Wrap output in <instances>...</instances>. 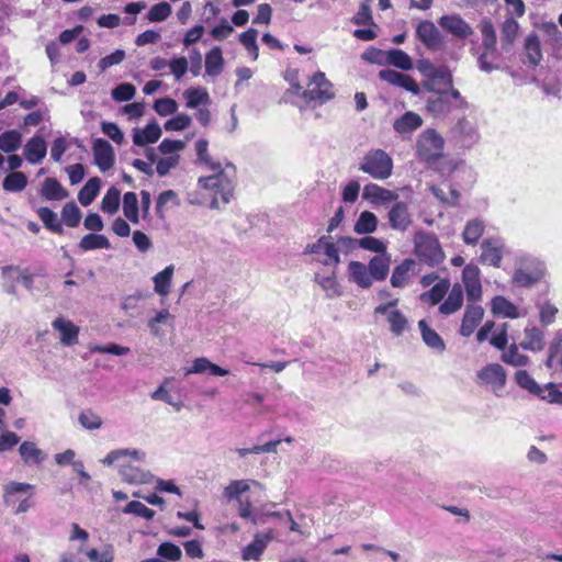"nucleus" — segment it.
<instances>
[{"label":"nucleus","mask_w":562,"mask_h":562,"mask_svg":"<svg viewBox=\"0 0 562 562\" xmlns=\"http://www.w3.org/2000/svg\"><path fill=\"white\" fill-rule=\"evenodd\" d=\"M484 310L482 306L476 304H468L461 322L460 335L463 337L471 336L482 322Z\"/></svg>","instance_id":"nucleus-16"},{"label":"nucleus","mask_w":562,"mask_h":562,"mask_svg":"<svg viewBox=\"0 0 562 562\" xmlns=\"http://www.w3.org/2000/svg\"><path fill=\"white\" fill-rule=\"evenodd\" d=\"M439 25L458 38H467L473 34L471 25L458 14L442 15L438 20Z\"/></svg>","instance_id":"nucleus-14"},{"label":"nucleus","mask_w":562,"mask_h":562,"mask_svg":"<svg viewBox=\"0 0 562 562\" xmlns=\"http://www.w3.org/2000/svg\"><path fill=\"white\" fill-rule=\"evenodd\" d=\"M445 140L432 128L424 131L417 140L416 151L420 160L427 165H432L442 157Z\"/></svg>","instance_id":"nucleus-5"},{"label":"nucleus","mask_w":562,"mask_h":562,"mask_svg":"<svg viewBox=\"0 0 562 562\" xmlns=\"http://www.w3.org/2000/svg\"><path fill=\"white\" fill-rule=\"evenodd\" d=\"M340 241L344 245H357L358 247L370 250L376 254H384L386 252V245L383 240L372 237V236H364L359 239H355L352 237H341Z\"/></svg>","instance_id":"nucleus-25"},{"label":"nucleus","mask_w":562,"mask_h":562,"mask_svg":"<svg viewBox=\"0 0 562 562\" xmlns=\"http://www.w3.org/2000/svg\"><path fill=\"white\" fill-rule=\"evenodd\" d=\"M335 97L333 83L326 78L322 71H316L308 85V89L302 92V98L307 101H316L324 104Z\"/></svg>","instance_id":"nucleus-6"},{"label":"nucleus","mask_w":562,"mask_h":562,"mask_svg":"<svg viewBox=\"0 0 562 562\" xmlns=\"http://www.w3.org/2000/svg\"><path fill=\"white\" fill-rule=\"evenodd\" d=\"M181 201L178 193L173 190H165L159 193L156 200V213L161 220L166 218V212L172 207L180 206Z\"/></svg>","instance_id":"nucleus-28"},{"label":"nucleus","mask_w":562,"mask_h":562,"mask_svg":"<svg viewBox=\"0 0 562 562\" xmlns=\"http://www.w3.org/2000/svg\"><path fill=\"white\" fill-rule=\"evenodd\" d=\"M390 329L395 336H401L407 327V319L398 310L391 311L387 315Z\"/></svg>","instance_id":"nucleus-57"},{"label":"nucleus","mask_w":562,"mask_h":562,"mask_svg":"<svg viewBox=\"0 0 562 562\" xmlns=\"http://www.w3.org/2000/svg\"><path fill=\"white\" fill-rule=\"evenodd\" d=\"M463 290L460 284H454L447 299L439 305V312L443 315L456 313L462 307Z\"/></svg>","instance_id":"nucleus-27"},{"label":"nucleus","mask_w":562,"mask_h":562,"mask_svg":"<svg viewBox=\"0 0 562 562\" xmlns=\"http://www.w3.org/2000/svg\"><path fill=\"white\" fill-rule=\"evenodd\" d=\"M79 423L83 428L88 430H93L101 427L102 419L91 409H86L80 413Z\"/></svg>","instance_id":"nucleus-64"},{"label":"nucleus","mask_w":562,"mask_h":562,"mask_svg":"<svg viewBox=\"0 0 562 562\" xmlns=\"http://www.w3.org/2000/svg\"><path fill=\"white\" fill-rule=\"evenodd\" d=\"M124 514H134L143 517L146 520H151L155 517V510L148 508L146 505L138 501L130 502L123 509Z\"/></svg>","instance_id":"nucleus-61"},{"label":"nucleus","mask_w":562,"mask_h":562,"mask_svg":"<svg viewBox=\"0 0 562 562\" xmlns=\"http://www.w3.org/2000/svg\"><path fill=\"white\" fill-rule=\"evenodd\" d=\"M379 78L392 86L401 87L413 94H418L420 92V88L416 80L403 72H398L393 69H382L379 72Z\"/></svg>","instance_id":"nucleus-13"},{"label":"nucleus","mask_w":562,"mask_h":562,"mask_svg":"<svg viewBox=\"0 0 562 562\" xmlns=\"http://www.w3.org/2000/svg\"><path fill=\"white\" fill-rule=\"evenodd\" d=\"M81 221V211L75 202H67L61 209V224L68 227H77Z\"/></svg>","instance_id":"nucleus-48"},{"label":"nucleus","mask_w":562,"mask_h":562,"mask_svg":"<svg viewBox=\"0 0 562 562\" xmlns=\"http://www.w3.org/2000/svg\"><path fill=\"white\" fill-rule=\"evenodd\" d=\"M111 244L104 235L100 234H87L79 241V248L82 251L94 250V249H109Z\"/></svg>","instance_id":"nucleus-46"},{"label":"nucleus","mask_w":562,"mask_h":562,"mask_svg":"<svg viewBox=\"0 0 562 562\" xmlns=\"http://www.w3.org/2000/svg\"><path fill=\"white\" fill-rule=\"evenodd\" d=\"M476 376L481 383L490 385L495 392L505 386L507 379L504 368L498 363L486 364Z\"/></svg>","instance_id":"nucleus-12"},{"label":"nucleus","mask_w":562,"mask_h":562,"mask_svg":"<svg viewBox=\"0 0 562 562\" xmlns=\"http://www.w3.org/2000/svg\"><path fill=\"white\" fill-rule=\"evenodd\" d=\"M173 270V266L170 265L154 277V289L159 295L166 296L169 294Z\"/></svg>","instance_id":"nucleus-43"},{"label":"nucleus","mask_w":562,"mask_h":562,"mask_svg":"<svg viewBox=\"0 0 562 562\" xmlns=\"http://www.w3.org/2000/svg\"><path fill=\"white\" fill-rule=\"evenodd\" d=\"M502 360L513 367H525L529 362V358L518 351V346L512 344L502 355Z\"/></svg>","instance_id":"nucleus-52"},{"label":"nucleus","mask_w":562,"mask_h":562,"mask_svg":"<svg viewBox=\"0 0 562 562\" xmlns=\"http://www.w3.org/2000/svg\"><path fill=\"white\" fill-rule=\"evenodd\" d=\"M123 213L124 216L133 224L139 223L138 199L135 192H126L123 195Z\"/></svg>","instance_id":"nucleus-41"},{"label":"nucleus","mask_w":562,"mask_h":562,"mask_svg":"<svg viewBox=\"0 0 562 562\" xmlns=\"http://www.w3.org/2000/svg\"><path fill=\"white\" fill-rule=\"evenodd\" d=\"M515 380L517 384L527 390L529 393L536 395L540 391V385L532 379V376L526 370H518L515 373Z\"/></svg>","instance_id":"nucleus-58"},{"label":"nucleus","mask_w":562,"mask_h":562,"mask_svg":"<svg viewBox=\"0 0 562 562\" xmlns=\"http://www.w3.org/2000/svg\"><path fill=\"white\" fill-rule=\"evenodd\" d=\"M19 452L25 464H40L45 459L44 452L32 441L22 442Z\"/></svg>","instance_id":"nucleus-40"},{"label":"nucleus","mask_w":562,"mask_h":562,"mask_svg":"<svg viewBox=\"0 0 562 562\" xmlns=\"http://www.w3.org/2000/svg\"><path fill=\"white\" fill-rule=\"evenodd\" d=\"M492 311L496 315L516 318L519 315L518 307L504 296H496L492 301Z\"/></svg>","instance_id":"nucleus-45"},{"label":"nucleus","mask_w":562,"mask_h":562,"mask_svg":"<svg viewBox=\"0 0 562 562\" xmlns=\"http://www.w3.org/2000/svg\"><path fill=\"white\" fill-rule=\"evenodd\" d=\"M518 22L513 16L506 18L501 26V43L503 49H509L513 46L518 35Z\"/></svg>","instance_id":"nucleus-34"},{"label":"nucleus","mask_w":562,"mask_h":562,"mask_svg":"<svg viewBox=\"0 0 562 562\" xmlns=\"http://www.w3.org/2000/svg\"><path fill=\"white\" fill-rule=\"evenodd\" d=\"M22 143V135L16 130L5 131L0 134V150L13 153L18 150Z\"/></svg>","instance_id":"nucleus-47"},{"label":"nucleus","mask_w":562,"mask_h":562,"mask_svg":"<svg viewBox=\"0 0 562 562\" xmlns=\"http://www.w3.org/2000/svg\"><path fill=\"white\" fill-rule=\"evenodd\" d=\"M184 97L187 99V106L190 109H195L201 103L209 101V93L205 89L189 88L186 90Z\"/></svg>","instance_id":"nucleus-56"},{"label":"nucleus","mask_w":562,"mask_h":562,"mask_svg":"<svg viewBox=\"0 0 562 562\" xmlns=\"http://www.w3.org/2000/svg\"><path fill=\"white\" fill-rule=\"evenodd\" d=\"M258 31L256 29H248L239 35V41L251 56L252 60H256L259 56V48L257 45Z\"/></svg>","instance_id":"nucleus-51"},{"label":"nucleus","mask_w":562,"mask_h":562,"mask_svg":"<svg viewBox=\"0 0 562 562\" xmlns=\"http://www.w3.org/2000/svg\"><path fill=\"white\" fill-rule=\"evenodd\" d=\"M482 34V46L485 50H496L497 37L493 22L488 18L481 20L479 24Z\"/></svg>","instance_id":"nucleus-35"},{"label":"nucleus","mask_w":562,"mask_h":562,"mask_svg":"<svg viewBox=\"0 0 562 562\" xmlns=\"http://www.w3.org/2000/svg\"><path fill=\"white\" fill-rule=\"evenodd\" d=\"M376 227L378 218L375 214L370 211H363L355 223L353 231L359 235H364L375 232Z\"/></svg>","instance_id":"nucleus-42"},{"label":"nucleus","mask_w":562,"mask_h":562,"mask_svg":"<svg viewBox=\"0 0 562 562\" xmlns=\"http://www.w3.org/2000/svg\"><path fill=\"white\" fill-rule=\"evenodd\" d=\"M171 14V5L166 2L154 4L147 13V19L150 22H162Z\"/></svg>","instance_id":"nucleus-59"},{"label":"nucleus","mask_w":562,"mask_h":562,"mask_svg":"<svg viewBox=\"0 0 562 562\" xmlns=\"http://www.w3.org/2000/svg\"><path fill=\"white\" fill-rule=\"evenodd\" d=\"M526 339L520 344L525 350L540 351L544 347L543 333L539 328L532 326L525 328Z\"/></svg>","instance_id":"nucleus-38"},{"label":"nucleus","mask_w":562,"mask_h":562,"mask_svg":"<svg viewBox=\"0 0 562 562\" xmlns=\"http://www.w3.org/2000/svg\"><path fill=\"white\" fill-rule=\"evenodd\" d=\"M27 186V177L22 171H13L7 175L2 181L5 192H21Z\"/></svg>","instance_id":"nucleus-44"},{"label":"nucleus","mask_w":562,"mask_h":562,"mask_svg":"<svg viewBox=\"0 0 562 562\" xmlns=\"http://www.w3.org/2000/svg\"><path fill=\"white\" fill-rule=\"evenodd\" d=\"M485 232V224L482 220H470L462 232L464 244L475 246Z\"/></svg>","instance_id":"nucleus-32"},{"label":"nucleus","mask_w":562,"mask_h":562,"mask_svg":"<svg viewBox=\"0 0 562 562\" xmlns=\"http://www.w3.org/2000/svg\"><path fill=\"white\" fill-rule=\"evenodd\" d=\"M416 36L428 49L437 50L443 46L441 33L429 20H424L418 23Z\"/></svg>","instance_id":"nucleus-10"},{"label":"nucleus","mask_w":562,"mask_h":562,"mask_svg":"<svg viewBox=\"0 0 562 562\" xmlns=\"http://www.w3.org/2000/svg\"><path fill=\"white\" fill-rule=\"evenodd\" d=\"M101 181L98 177L90 178L78 193V201L81 205L88 206L99 194Z\"/></svg>","instance_id":"nucleus-39"},{"label":"nucleus","mask_w":562,"mask_h":562,"mask_svg":"<svg viewBox=\"0 0 562 562\" xmlns=\"http://www.w3.org/2000/svg\"><path fill=\"white\" fill-rule=\"evenodd\" d=\"M387 61L402 70H411L413 68L412 58L401 49H391L387 53Z\"/></svg>","instance_id":"nucleus-53"},{"label":"nucleus","mask_w":562,"mask_h":562,"mask_svg":"<svg viewBox=\"0 0 562 562\" xmlns=\"http://www.w3.org/2000/svg\"><path fill=\"white\" fill-rule=\"evenodd\" d=\"M418 327L420 329L423 340L428 347L439 351H443L446 349L443 339L437 334V331L428 326L425 319H420L418 322Z\"/></svg>","instance_id":"nucleus-36"},{"label":"nucleus","mask_w":562,"mask_h":562,"mask_svg":"<svg viewBox=\"0 0 562 562\" xmlns=\"http://www.w3.org/2000/svg\"><path fill=\"white\" fill-rule=\"evenodd\" d=\"M371 0H362L358 12L351 19L356 25H374L372 11L370 7Z\"/></svg>","instance_id":"nucleus-54"},{"label":"nucleus","mask_w":562,"mask_h":562,"mask_svg":"<svg viewBox=\"0 0 562 562\" xmlns=\"http://www.w3.org/2000/svg\"><path fill=\"white\" fill-rule=\"evenodd\" d=\"M36 214L47 231L56 235H64L63 224L53 210L42 206L37 209Z\"/></svg>","instance_id":"nucleus-29"},{"label":"nucleus","mask_w":562,"mask_h":562,"mask_svg":"<svg viewBox=\"0 0 562 562\" xmlns=\"http://www.w3.org/2000/svg\"><path fill=\"white\" fill-rule=\"evenodd\" d=\"M422 125V116L413 111H407L394 121L393 128L396 133L404 135L418 130Z\"/></svg>","instance_id":"nucleus-21"},{"label":"nucleus","mask_w":562,"mask_h":562,"mask_svg":"<svg viewBox=\"0 0 562 562\" xmlns=\"http://www.w3.org/2000/svg\"><path fill=\"white\" fill-rule=\"evenodd\" d=\"M362 196L363 199L372 202H390L397 199V194L395 192L375 183L366 184Z\"/></svg>","instance_id":"nucleus-31"},{"label":"nucleus","mask_w":562,"mask_h":562,"mask_svg":"<svg viewBox=\"0 0 562 562\" xmlns=\"http://www.w3.org/2000/svg\"><path fill=\"white\" fill-rule=\"evenodd\" d=\"M540 391L536 394L540 398L549 403L562 404V392L554 384L549 383L543 387L540 386Z\"/></svg>","instance_id":"nucleus-63"},{"label":"nucleus","mask_w":562,"mask_h":562,"mask_svg":"<svg viewBox=\"0 0 562 562\" xmlns=\"http://www.w3.org/2000/svg\"><path fill=\"white\" fill-rule=\"evenodd\" d=\"M157 554L162 559L175 562L181 559L182 551L180 547H178L177 544L167 541L159 544L157 549Z\"/></svg>","instance_id":"nucleus-62"},{"label":"nucleus","mask_w":562,"mask_h":562,"mask_svg":"<svg viewBox=\"0 0 562 562\" xmlns=\"http://www.w3.org/2000/svg\"><path fill=\"white\" fill-rule=\"evenodd\" d=\"M92 154L95 166L101 172H105L113 168L115 164V154L112 145L103 139L97 138L92 144Z\"/></svg>","instance_id":"nucleus-8"},{"label":"nucleus","mask_w":562,"mask_h":562,"mask_svg":"<svg viewBox=\"0 0 562 562\" xmlns=\"http://www.w3.org/2000/svg\"><path fill=\"white\" fill-rule=\"evenodd\" d=\"M414 255L419 262L428 267H438L446 259V254L434 233L418 232L414 236Z\"/></svg>","instance_id":"nucleus-3"},{"label":"nucleus","mask_w":562,"mask_h":562,"mask_svg":"<svg viewBox=\"0 0 562 562\" xmlns=\"http://www.w3.org/2000/svg\"><path fill=\"white\" fill-rule=\"evenodd\" d=\"M54 329L60 333V341L66 346H72L78 342L79 327L72 322L57 317L53 322Z\"/></svg>","instance_id":"nucleus-20"},{"label":"nucleus","mask_w":562,"mask_h":562,"mask_svg":"<svg viewBox=\"0 0 562 562\" xmlns=\"http://www.w3.org/2000/svg\"><path fill=\"white\" fill-rule=\"evenodd\" d=\"M272 539L271 531L269 532H258L255 535L254 540L247 544L245 548H243L240 552V558L244 561H257L260 559L262 553L268 547V543Z\"/></svg>","instance_id":"nucleus-15"},{"label":"nucleus","mask_w":562,"mask_h":562,"mask_svg":"<svg viewBox=\"0 0 562 562\" xmlns=\"http://www.w3.org/2000/svg\"><path fill=\"white\" fill-rule=\"evenodd\" d=\"M425 89L434 93L426 102V110L434 117H446L453 108L465 109L468 106L467 100L458 89L440 90L435 87L434 82L425 85Z\"/></svg>","instance_id":"nucleus-1"},{"label":"nucleus","mask_w":562,"mask_h":562,"mask_svg":"<svg viewBox=\"0 0 562 562\" xmlns=\"http://www.w3.org/2000/svg\"><path fill=\"white\" fill-rule=\"evenodd\" d=\"M195 151L198 161L206 166L210 170L220 168L218 161H214L209 154V142L205 138H200L195 143Z\"/></svg>","instance_id":"nucleus-49"},{"label":"nucleus","mask_w":562,"mask_h":562,"mask_svg":"<svg viewBox=\"0 0 562 562\" xmlns=\"http://www.w3.org/2000/svg\"><path fill=\"white\" fill-rule=\"evenodd\" d=\"M359 170L375 180H385L393 172V159L383 149H372L363 156Z\"/></svg>","instance_id":"nucleus-4"},{"label":"nucleus","mask_w":562,"mask_h":562,"mask_svg":"<svg viewBox=\"0 0 562 562\" xmlns=\"http://www.w3.org/2000/svg\"><path fill=\"white\" fill-rule=\"evenodd\" d=\"M214 171V175L200 177L198 182L201 188L214 192L213 204L216 203L217 196H220L224 203H228L235 190L236 168L232 164H227L223 168L220 164V168Z\"/></svg>","instance_id":"nucleus-2"},{"label":"nucleus","mask_w":562,"mask_h":562,"mask_svg":"<svg viewBox=\"0 0 562 562\" xmlns=\"http://www.w3.org/2000/svg\"><path fill=\"white\" fill-rule=\"evenodd\" d=\"M389 223L393 229L405 231L412 223L408 206L405 202H396L389 212Z\"/></svg>","instance_id":"nucleus-18"},{"label":"nucleus","mask_w":562,"mask_h":562,"mask_svg":"<svg viewBox=\"0 0 562 562\" xmlns=\"http://www.w3.org/2000/svg\"><path fill=\"white\" fill-rule=\"evenodd\" d=\"M504 256V244L498 238H487L481 244L480 262L499 268Z\"/></svg>","instance_id":"nucleus-9"},{"label":"nucleus","mask_w":562,"mask_h":562,"mask_svg":"<svg viewBox=\"0 0 562 562\" xmlns=\"http://www.w3.org/2000/svg\"><path fill=\"white\" fill-rule=\"evenodd\" d=\"M120 473L122 475V480L126 483L140 484L146 482V474L130 464L123 465Z\"/></svg>","instance_id":"nucleus-60"},{"label":"nucleus","mask_w":562,"mask_h":562,"mask_svg":"<svg viewBox=\"0 0 562 562\" xmlns=\"http://www.w3.org/2000/svg\"><path fill=\"white\" fill-rule=\"evenodd\" d=\"M541 272H530L525 269H517L514 272L513 281L518 286H530L541 279Z\"/></svg>","instance_id":"nucleus-55"},{"label":"nucleus","mask_w":562,"mask_h":562,"mask_svg":"<svg viewBox=\"0 0 562 562\" xmlns=\"http://www.w3.org/2000/svg\"><path fill=\"white\" fill-rule=\"evenodd\" d=\"M449 289L450 281L448 279H440L430 290L422 293L419 299L422 302L437 305L443 300Z\"/></svg>","instance_id":"nucleus-30"},{"label":"nucleus","mask_w":562,"mask_h":562,"mask_svg":"<svg viewBox=\"0 0 562 562\" xmlns=\"http://www.w3.org/2000/svg\"><path fill=\"white\" fill-rule=\"evenodd\" d=\"M161 136V128L157 122L148 123L142 131L136 130L133 135V143L136 146H145L156 143Z\"/></svg>","instance_id":"nucleus-26"},{"label":"nucleus","mask_w":562,"mask_h":562,"mask_svg":"<svg viewBox=\"0 0 562 562\" xmlns=\"http://www.w3.org/2000/svg\"><path fill=\"white\" fill-rule=\"evenodd\" d=\"M224 68V58L221 47L215 46L205 55V72L210 77H217Z\"/></svg>","instance_id":"nucleus-33"},{"label":"nucleus","mask_w":562,"mask_h":562,"mask_svg":"<svg viewBox=\"0 0 562 562\" xmlns=\"http://www.w3.org/2000/svg\"><path fill=\"white\" fill-rule=\"evenodd\" d=\"M47 154V145L43 136L35 135L24 146L25 159L33 165L38 164Z\"/></svg>","instance_id":"nucleus-19"},{"label":"nucleus","mask_w":562,"mask_h":562,"mask_svg":"<svg viewBox=\"0 0 562 562\" xmlns=\"http://www.w3.org/2000/svg\"><path fill=\"white\" fill-rule=\"evenodd\" d=\"M350 280L363 289L372 285L373 279L370 274L368 266L360 261H350L348 265Z\"/></svg>","instance_id":"nucleus-23"},{"label":"nucleus","mask_w":562,"mask_h":562,"mask_svg":"<svg viewBox=\"0 0 562 562\" xmlns=\"http://www.w3.org/2000/svg\"><path fill=\"white\" fill-rule=\"evenodd\" d=\"M481 271L477 266L469 263L463 268L462 281L465 288L468 300L476 302L482 296Z\"/></svg>","instance_id":"nucleus-11"},{"label":"nucleus","mask_w":562,"mask_h":562,"mask_svg":"<svg viewBox=\"0 0 562 562\" xmlns=\"http://www.w3.org/2000/svg\"><path fill=\"white\" fill-rule=\"evenodd\" d=\"M321 251H324L326 255V258L323 260H319L321 263L324 266H338L340 262V256H339V249L333 241L328 240L327 236H322L317 239V241L313 244H307L304 254L311 255V254H319Z\"/></svg>","instance_id":"nucleus-7"},{"label":"nucleus","mask_w":562,"mask_h":562,"mask_svg":"<svg viewBox=\"0 0 562 562\" xmlns=\"http://www.w3.org/2000/svg\"><path fill=\"white\" fill-rule=\"evenodd\" d=\"M391 257L386 252L380 254L371 258L368 269L373 280L383 281L390 271Z\"/></svg>","instance_id":"nucleus-24"},{"label":"nucleus","mask_w":562,"mask_h":562,"mask_svg":"<svg viewBox=\"0 0 562 562\" xmlns=\"http://www.w3.org/2000/svg\"><path fill=\"white\" fill-rule=\"evenodd\" d=\"M525 52L528 63L537 66L542 60V52L539 37L536 33L529 34L525 40Z\"/></svg>","instance_id":"nucleus-37"},{"label":"nucleus","mask_w":562,"mask_h":562,"mask_svg":"<svg viewBox=\"0 0 562 562\" xmlns=\"http://www.w3.org/2000/svg\"><path fill=\"white\" fill-rule=\"evenodd\" d=\"M416 260L407 258L393 269L390 282L393 288H404L415 273Z\"/></svg>","instance_id":"nucleus-17"},{"label":"nucleus","mask_w":562,"mask_h":562,"mask_svg":"<svg viewBox=\"0 0 562 562\" xmlns=\"http://www.w3.org/2000/svg\"><path fill=\"white\" fill-rule=\"evenodd\" d=\"M41 195L47 201H61L68 198L69 192L56 178H46L41 188Z\"/></svg>","instance_id":"nucleus-22"},{"label":"nucleus","mask_w":562,"mask_h":562,"mask_svg":"<svg viewBox=\"0 0 562 562\" xmlns=\"http://www.w3.org/2000/svg\"><path fill=\"white\" fill-rule=\"evenodd\" d=\"M121 192L117 188L111 187L101 201V210L108 214H114L119 211Z\"/></svg>","instance_id":"nucleus-50"}]
</instances>
